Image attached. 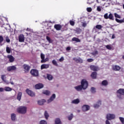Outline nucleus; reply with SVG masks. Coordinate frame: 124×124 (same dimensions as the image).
<instances>
[{"label":"nucleus","instance_id":"obj_1","mask_svg":"<svg viewBox=\"0 0 124 124\" xmlns=\"http://www.w3.org/2000/svg\"><path fill=\"white\" fill-rule=\"evenodd\" d=\"M89 86V83L87 80L83 79L81 81V85L75 87V90L78 92H81L82 90H86Z\"/></svg>","mask_w":124,"mask_h":124},{"label":"nucleus","instance_id":"obj_2","mask_svg":"<svg viewBox=\"0 0 124 124\" xmlns=\"http://www.w3.org/2000/svg\"><path fill=\"white\" fill-rule=\"evenodd\" d=\"M117 96L119 99H123V95L124 96V89L120 88L117 91Z\"/></svg>","mask_w":124,"mask_h":124},{"label":"nucleus","instance_id":"obj_3","mask_svg":"<svg viewBox=\"0 0 124 124\" xmlns=\"http://www.w3.org/2000/svg\"><path fill=\"white\" fill-rule=\"evenodd\" d=\"M17 112L19 114H26L27 113V107H20L17 108Z\"/></svg>","mask_w":124,"mask_h":124},{"label":"nucleus","instance_id":"obj_4","mask_svg":"<svg viewBox=\"0 0 124 124\" xmlns=\"http://www.w3.org/2000/svg\"><path fill=\"white\" fill-rule=\"evenodd\" d=\"M24 71L25 72V73H28L29 72L30 69H31V66H30L29 65L24 64L23 65Z\"/></svg>","mask_w":124,"mask_h":124},{"label":"nucleus","instance_id":"obj_5","mask_svg":"<svg viewBox=\"0 0 124 124\" xmlns=\"http://www.w3.org/2000/svg\"><path fill=\"white\" fill-rule=\"evenodd\" d=\"M30 73L32 76L35 77L38 76V71L36 69H31Z\"/></svg>","mask_w":124,"mask_h":124},{"label":"nucleus","instance_id":"obj_6","mask_svg":"<svg viewBox=\"0 0 124 124\" xmlns=\"http://www.w3.org/2000/svg\"><path fill=\"white\" fill-rule=\"evenodd\" d=\"M115 115L113 114H110V113H108V114H107V116L106 118L109 121H111V120H114V119H115Z\"/></svg>","mask_w":124,"mask_h":124},{"label":"nucleus","instance_id":"obj_7","mask_svg":"<svg viewBox=\"0 0 124 124\" xmlns=\"http://www.w3.org/2000/svg\"><path fill=\"white\" fill-rule=\"evenodd\" d=\"M19 42H24L25 41V35L23 34H20L18 36Z\"/></svg>","mask_w":124,"mask_h":124},{"label":"nucleus","instance_id":"obj_8","mask_svg":"<svg viewBox=\"0 0 124 124\" xmlns=\"http://www.w3.org/2000/svg\"><path fill=\"white\" fill-rule=\"evenodd\" d=\"M17 68H16V66H10L7 67V71H9V72H10L11 71H14L16 70Z\"/></svg>","mask_w":124,"mask_h":124},{"label":"nucleus","instance_id":"obj_9","mask_svg":"<svg viewBox=\"0 0 124 124\" xmlns=\"http://www.w3.org/2000/svg\"><path fill=\"white\" fill-rule=\"evenodd\" d=\"M73 61H75V62H77V63H83V59L78 58V59H77V58H74L73 59Z\"/></svg>","mask_w":124,"mask_h":124},{"label":"nucleus","instance_id":"obj_10","mask_svg":"<svg viewBox=\"0 0 124 124\" xmlns=\"http://www.w3.org/2000/svg\"><path fill=\"white\" fill-rule=\"evenodd\" d=\"M26 93L30 96H32V97L35 96V93H33V92L30 90L29 89H27L26 90Z\"/></svg>","mask_w":124,"mask_h":124},{"label":"nucleus","instance_id":"obj_11","mask_svg":"<svg viewBox=\"0 0 124 124\" xmlns=\"http://www.w3.org/2000/svg\"><path fill=\"white\" fill-rule=\"evenodd\" d=\"M44 87V85L42 83H38L35 85V88L36 90H40V89H42Z\"/></svg>","mask_w":124,"mask_h":124},{"label":"nucleus","instance_id":"obj_12","mask_svg":"<svg viewBox=\"0 0 124 124\" xmlns=\"http://www.w3.org/2000/svg\"><path fill=\"white\" fill-rule=\"evenodd\" d=\"M82 111L83 112H86V111H89L90 110V106L88 105H84L82 108Z\"/></svg>","mask_w":124,"mask_h":124},{"label":"nucleus","instance_id":"obj_13","mask_svg":"<svg viewBox=\"0 0 124 124\" xmlns=\"http://www.w3.org/2000/svg\"><path fill=\"white\" fill-rule=\"evenodd\" d=\"M90 68L91 70H93V71H97L98 70H99V68L93 65L90 66Z\"/></svg>","mask_w":124,"mask_h":124},{"label":"nucleus","instance_id":"obj_14","mask_svg":"<svg viewBox=\"0 0 124 124\" xmlns=\"http://www.w3.org/2000/svg\"><path fill=\"white\" fill-rule=\"evenodd\" d=\"M7 58L9 59L10 62H14V60H15L13 56L12 55H7Z\"/></svg>","mask_w":124,"mask_h":124},{"label":"nucleus","instance_id":"obj_15","mask_svg":"<svg viewBox=\"0 0 124 124\" xmlns=\"http://www.w3.org/2000/svg\"><path fill=\"white\" fill-rule=\"evenodd\" d=\"M112 69L115 71H119V70H121V67L119 65H115L112 66Z\"/></svg>","mask_w":124,"mask_h":124},{"label":"nucleus","instance_id":"obj_16","mask_svg":"<svg viewBox=\"0 0 124 124\" xmlns=\"http://www.w3.org/2000/svg\"><path fill=\"white\" fill-rule=\"evenodd\" d=\"M55 98H56V94H53L50 98L47 100V103H50V102H52V101H53V100H54Z\"/></svg>","mask_w":124,"mask_h":124},{"label":"nucleus","instance_id":"obj_17","mask_svg":"<svg viewBox=\"0 0 124 124\" xmlns=\"http://www.w3.org/2000/svg\"><path fill=\"white\" fill-rule=\"evenodd\" d=\"M62 25H60V24H55L54 25V29H56V30L57 31H61V30L62 29Z\"/></svg>","mask_w":124,"mask_h":124},{"label":"nucleus","instance_id":"obj_18","mask_svg":"<svg viewBox=\"0 0 124 124\" xmlns=\"http://www.w3.org/2000/svg\"><path fill=\"white\" fill-rule=\"evenodd\" d=\"M49 68V64H43L41 66V69H46Z\"/></svg>","mask_w":124,"mask_h":124},{"label":"nucleus","instance_id":"obj_19","mask_svg":"<svg viewBox=\"0 0 124 124\" xmlns=\"http://www.w3.org/2000/svg\"><path fill=\"white\" fill-rule=\"evenodd\" d=\"M97 75V73H96V72H93L91 75V77H92V79H96Z\"/></svg>","mask_w":124,"mask_h":124},{"label":"nucleus","instance_id":"obj_20","mask_svg":"<svg viewBox=\"0 0 124 124\" xmlns=\"http://www.w3.org/2000/svg\"><path fill=\"white\" fill-rule=\"evenodd\" d=\"M38 105H43L45 102H46V100L45 99H42L41 100L38 101Z\"/></svg>","mask_w":124,"mask_h":124},{"label":"nucleus","instance_id":"obj_21","mask_svg":"<svg viewBox=\"0 0 124 124\" xmlns=\"http://www.w3.org/2000/svg\"><path fill=\"white\" fill-rule=\"evenodd\" d=\"M101 84L102 86L106 87L107 86H108V81H107V80H104L102 81Z\"/></svg>","mask_w":124,"mask_h":124},{"label":"nucleus","instance_id":"obj_22","mask_svg":"<svg viewBox=\"0 0 124 124\" xmlns=\"http://www.w3.org/2000/svg\"><path fill=\"white\" fill-rule=\"evenodd\" d=\"M101 104V101L99 100L97 102V104H96L94 105V108H98V107H99V106H100Z\"/></svg>","mask_w":124,"mask_h":124},{"label":"nucleus","instance_id":"obj_23","mask_svg":"<svg viewBox=\"0 0 124 124\" xmlns=\"http://www.w3.org/2000/svg\"><path fill=\"white\" fill-rule=\"evenodd\" d=\"M55 124H62V121H61V119L56 118L55 120Z\"/></svg>","mask_w":124,"mask_h":124},{"label":"nucleus","instance_id":"obj_24","mask_svg":"<svg viewBox=\"0 0 124 124\" xmlns=\"http://www.w3.org/2000/svg\"><path fill=\"white\" fill-rule=\"evenodd\" d=\"M41 59L42 60L41 61V63H43V62H45V61L44 60V59H45V55L43 54V53L41 54Z\"/></svg>","mask_w":124,"mask_h":124},{"label":"nucleus","instance_id":"obj_25","mask_svg":"<svg viewBox=\"0 0 124 124\" xmlns=\"http://www.w3.org/2000/svg\"><path fill=\"white\" fill-rule=\"evenodd\" d=\"M22 98V92H19L17 95V99L20 101L21 98Z\"/></svg>","mask_w":124,"mask_h":124},{"label":"nucleus","instance_id":"obj_26","mask_svg":"<svg viewBox=\"0 0 124 124\" xmlns=\"http://www.w3.org/2000/svg\"><path fill=\"white\" fill-rule=\"evenodd\" d=\"M80 102L79 99H76L72 101V103L73 104H78Z\"/></svg>","mask_w":124,"mask_h":124},{"label":"nucleus","instance_id":"obj_27","mask_svg":"<svg viewBox=\"0 0 124 124\" xmlns=\"http://www.w3.org/2000/svg\"><path fill=\"white\" fill-rule=\"evenodd\" d=\"M12 121H15L16 120V114L15 113H12L11 115Z\"/></svg>","mask_w":124,"mask_h":124},{"label":"nucleus","instance_id":"obj_28","mask_svg":"<svg viewBox=\"0 0 124 124\" xmlns=\"http://www.w3.org/2000/svg\"><path fill=\"white\" fill-rule=\"evenodd\" d=\"M4 91H5V92H11L12 91V88L9 87H5L4 88Z\"/></svg>","mask_w":124,"mask_h":124},{"label":"nucleus","instance_id":"obj_29","mask_svg":"<svg viewBox=\"0 0 124 124\" xmlns=\"http://www.w3.org/2000/svg\"><path fill=\"white\" fill-rule=\"evenodd\" d=\"M73 41H76V42H81V40L78 38L73 37L72 39Z\"/></svg>","mask_w":124,"mask_h":124},{"label":"nucleus","instance_id":"obj_30","mask_svg":"<svg viewBox=\"0 0 124 124\" xmlns=\"http://www.w3.org/2000/svg\"><path fill=\"white\" fill-rule=\"evenodd\" d=\"M44 116L45 119H46V120H48V118H49V113H48L46 110L45 111Z\"/></svg>","mask_w":124,"mask_h":124},{"label":"nucleus","instance_id":"obj_31","mask_svg":"<svg viewBox=\"0 0 124 124\" xmlns=\"http://www.w3.org/2000/svg\"><path fill=\"white\" fill-rule=\"evenodd\" d=\"M6 51L7 54H10L11 53V49H10V47L7 46L6 47Z\"/></svg>","mask_w":124,"mask_h":124},{"label":"nucleus","instance_id":"obj_32","mask_svg":"<svg viewBox=\"0 0 124 124\" xmlns=\"http://www.w3.org/2000/svg\"><path fill=\"white\" fill-rule=\"evenodd\" d=\"M4 77H5V75H1V79L2 80V81H3V82H4V83H6V84H8V82L6 81L5 79H4Z\"/></svg>","mask_w":124,"mask_h":124},{"label":"nucleus","instance_id":"obj_33","mask_svg":"<svg viewBox=\"0 0 124 124\" xmlns=\"http://www.w3.org/2000/svg\"><path fill=\"white\" fill-rule=\"evenodd\" d=\"M115 20L117 22V23H124V18L123 19H119L118 18H116Z\"/></svg>","mask_w":124,"mask_h":124},{"label":"nucleus","instance_id":"obj_34","mask_svg":"<svg viewBox=\"0 0 124 124\" xmlns=\"http://www.w3.org/2000/svg\"><path fill=\"white\" fill-rule=\"evenodd\" d=\"M47 78L48 79V80H49L50 81H51V80H52L53 79V76H52V75H51L47 74Z\"/></svg>","mask_w":124,"mask_h":124},{"label":"nucleus","instance_id":"obj_35","mask_svg":"<svg viewBox=\"0 0 124 124\" xmlns=\"http://www.w3.org/2000/svg\"><path fill=\"white\" fill-rule=\"evenodd\" d=\"M108 19H109V20H112V21H114V16H113V15H112V14H110L108 15Z\"/></svg>","mask_w":124,"mask_h":124},{"label":"nucleus","instance_id":"obj_36","mask_svg":"<svg viewBox=\"0 0 124 124\" xmlns=\"http://www.w3.org/2000/svg\"><path fill=\"white\" fill-rule=\"evenodd\" d=\"M52 63L53 64V65H55V66H58V62H57V61L56 60H53L52 61Z\"/></svg>","mask_w":124,"mask_h":124},{"label":"nucleus","instance_id":"obj_37","mask_svg":"<svg viewBox=\"0 0 124 124\" xmlns=\"http://www.w3.org/2000/svg\"><path fill=\"white\" fill-rule=\"evenodd\" d=\"M91 92L92 93H96V91H95V88L92 87L91 89Z\"/></svg>","mask_w":124,"mask_h":124},{"label":"nucleus","instance_id":"obj_38","mask_svg":"<svg viewBox=\"0 0 124 124\" xmlns=\"http://www.w3.org/2000/svg\"><path fill=\"white\" fill-rule=\"evenodd\" d=\"M43 93L46 95H50V91L46 90L43 92Z\"/></svg>","mask_w":124,"mask_h":124},{"label":"nucleus","instance_id":"obj_39","mask_svg":"<svg viewBox=\"0 0 124 124\" xmlns=\"http://www.w3.org/2000/svg\"><path fill=\"white\" fill-rule=\"evenodd\" d=\"M95 28L97 30H101V29H102L103 27H102V25H96Z\"/></svg>","mask_w":124,"mask_h":124},{"label":"nucleus","instance_id":"obj_40","mask_svg":"<svg viewBox=\"0 0 124 124\" xmlns=\"http://www.w3.org/2000/svg\"><path fill=\"white\" fill-rule=\"evenodd\" d=\"M69 121H71L73 119V114L71 113L69 116L68 117Z\"/></svg>","mask_w":124,"mask_h":124},{"label":"nucleus","instance_id":"obj_41","mask_svg":"<svg viewBox=\"0 0 124 124\" xmlns=\"http://www.w3.org/2000/svg\"><path fill=\"white\" fill-rule=\"evenodd\" d=\"M106 48H107L108 50H112V46H111L109 45L106 46Z\"/></svg>","mask_w":124,"mask_h":124},{"label":"nucleus","instance_id":"obj_42","mask_svg":"<svg viewBox=\"0 0 124 124\" xmlns=\"http://www.w3.org/2000/svg\"><path fill=\"white\" fill-rule=\"evenodd\" d=\"M114 16L115 18H118L119 19H121V16L119 15L117 13H114Z\"/></svg>","mask_w":124,"mask_h":124},{"label":"nucleus","instance_id":"obj_43","mask_svg":"<svg viewBox=\"0 0 124 124\" xmlns=\"http://www.w3.org/2000/svg\"><path fill=\"white\" fill-rule=\"evenodd\" d=\"M39 124H47V122H46L45 120H41Z\"/></svg>","mask_w":124,"mask_h":124},{"label":"nucleus","instance_id":"obj_44","mask_svg":"<svg viewBox=\"0 0 124 124\" xmlns=\"http://www.w3.org/2000/svg\"><path fill=\"white\" fill-rule=\"evenodd\" d=\"M5 39H6V42H7L8 43H9V42H10V39H9V37H8V36H7L5 37Z\"/></svg>","mask_w":124,"mask_h":124},{"label":"nucleus","instance_id":"obj_45","mask_svg":"<svg viewBox=\"0 0 124 124\" xmlns=\"http://www.w3.org/2000/svg\"><path fill=\"white\" fill-rule=\"evenodd\" d=\"M87 12H92L93 11V9L91 7H88L87 8Z\"/></svg>","mask_w":124,"mask_h":124},{"label":"nucleus","instance_id":"obj_46","mask_svg":"<svg viewBox=\"0 0 124 124\" xmlns=\"http://www.w3.org/2000/svg\"><path fill=\"white\" fill-rule=\"evenodd\" d=\"M81 31H82V29L80 28L77 29L76 32H77V33H80Z\"/></svg>","mask_w":124,"mask_h":124},{"label":"nucleus","instance_id":"obj_47","mask_svg":"<svg viewBox=\"0 0 124 124\" xmlns=\"http://www.w3.org/2000/svg\"><path fill=\"white\" fill-rule=\"evenodd\" d=\"M3 41V37L1 35H0V45L1 44V42Z\"/></svg>","mask_w":124,"mask_h":124},{"label":"nucleus","instance_id":"obj_48","mask_svg":"<svg viewBox=\"0 0 124 124\" xmlns=\"http://www.w3.org/2000/svg\"><path fill=\"white\" fill-rule=\"evenodd\" d=\"M105 19H108L109 16H108V13L105 14L104 16Z\"/></svg>","mask_w":124,"mask_h":124},{"label":"nucleus","instance_id":"obj_49","mask_svg":"<svg viewBox=\"0 0 124 124\" xmlns=\"http://www.w3.org/2000/svg\"><path fill=\"white\" fill-rule=\"evenodd\" d=\"M119 119L120 120V121L123 124H124V118L123 117H119Z\"/></svg>","mask_w":124,"mask_h":124},{"label":"nucleus","instance_id":"obj_50","mask_svg":"<svg viewBox=\"0 0 124 124\" xmlns=\"http://www.w3.org/2000/svg\"><path fill=\"white\" fill-rule=\"evenodd\" d=\"M98 54V51L96 50L92 53V55H93V56H95Z\"/></svg>","mask_w":124,"mask_h":124},{"label":"nucleus","instance_id":"obj_51","mask_svg":"<svg viewBox=\"0 0 124 124\" xmlns=\"http://www.w3.org/2000/svg\"><path fill=\"white\" fill-rule=\"evenodd\" d=\"M70 25H71V26H74L75 25V22L73 21L70 20Z\"/></svg>","mask_w":124,"mask_h":124},{"label":"nucleus","instance_id":"obj_52","mask_svg":"<svg viewBox=\"0 0 124 124\" xmlns=\"http://www.w3.org/2000/svg\"><path fill=\"white\" fill-rule=\"evenodd\" d=\"M93 61V59H92V58H90L87 59V62H92Z\"/></svg>","mask_w":124,"mask_h":124},{"label":"nucleus","instance_id":"obj_53","mask_svg":"<svg viewBox=\"0 0 124 124\" xmlns=\"http://www.w3.org/2000/svg\"><path fill=\"white\" fill-rule=\"evenodd\" d=\"M97 10L98 11V12H100L101 11V7L100 6H97Z\"/></svg>","mask_w":124,"mask_h":124},{"label":"nucleus","instance_id":"obj_54","mask_svg":"<svg viewBox=\"0 0 124 124\" xmlns=\"http://www.w3.org/2000/svg\"><path fill=\"white\" fill-rule=\"evenodd\" d=\"M63 61H64V58H63V57H62L59 59V62H63Z\"/></svg>","mask_w":124,"mask_h":124},{"label":"nucleus","instance_id":"obj_55","mask_svg":"<svg viewBox=\"0 0 124 124\" xmlns=\"http://www.w3.org/2000/svg\"><path fill=\"white\" fill-rule=\"evenodd\" d=\"M46 40H47V41H48V42H51V38H49V36H46Z\"/></svg>","mask_w":124,"mask_h":124},{"label":"nucleus","instance_id":"obj_56","mask_svg":"<svg viewBox=\"0 0 124 124\" xmlns=\"http://www.w3.org/2000/svg\"><path fill=\"white\" fill-rule=\"evenodd\" d=\"M45 62H43V63H44V62H48V61H49V59L48 58H46L44 59Z\"/></svg>","mask_w":124,"mask_h":124},{"label":"nucleus","instance_id":"obj_57","mask_svg":"<svg viewBox=\"0 0 124 124\" xmlns=\"http://www.w3.org/2000/svg\"><path fill=\"white\" fill-rule=\"evenodd\" d=\"M82 27H84V28H85V27H87V23L84 22L82 24Z\"/></svg>","mask_w":124,"mask_h":124},{"label":"nucleus","instance_id":"obj_58","mask_svg":"<svg viewBox=\"0 0 124 124\" xmlns=\"http://www.w3.org/2000/svg\"><path fill=\"white\" fill-rule=\"evenodd\" d=\"M70 50H71V48H70V47L68 46L66 47V51H70Z\"/></svg>","mask_w":124,"mask_h":124},{"label":"nucleus","instance_id":"obj_59","mask_svg":"<svg viewBox=\"0 0 124 124\" xmlns=\"http://www.w3.org/2000/svg\"><path fill=\"white\" fill-rule=\"evenodd\" d=\"M106 124H110V122H109V121L107 120L106 121Z\"/></svg>","mask_w":124,"mask_h":124},{"label":"nucleus","instance_id":"obj_60","mask_svg":"<svg viewBox=\"0 0 124 124\" xmlns=\"http://www.w3.org/2000/svg\"><path fill=\"white\" fill-rule=\"evenodd\" d=\"M92 3H93V2H90V0H88L87 1V4H92Z\"/></svg>","mask_w":124,"mask_h":124},{"label":"nucleus","instance_id":"obj_61","mask_svg":"<svg viewBox=\"0 0 124 124\" xmlns=\"http://www.w3.org/2000/svg\"><path fill=\"white\" fill-rule=\"evenodd\" d=\"M4 91V89L3 88H0V92H2Z\"/></svg>","mask_w":124,"mask_h":124},{"label":"nucleus","instance_id":"obj_62","mask_svg":"<svg viewBox=\"0 0 124 124\" xmlns=\"http://www.w3.org/2000/svg\"><path fill=\"white\" fill-rule=\"evenodd\" d=\"M116 37L115 36V34H112V39H114V38H115Z\"/></svg>","mask_w":124,"mask_h":124},{"label":"nucleus","instance_id":"obj_63","mask_svg":"<svg viewBox=\"0 0 124 124\" xmlns=\"http://www.w3.org/2000/svg\"><path fill=\"white\" fill-rule=\"evenodd\" d=\"M11 84H12V85H13V83L12 82V83H11Z\"/></svg>","mask_w":124,"mask_h":124},{"label":"nucleus","instance_id":"obj_64","mask_svg":"<svg viewBox=\"0 0 124 124\" xmlns=\"http://www.w3.org/2000/svg\"><path fill=\"white\" fill-rule=\"evenodd\" d=\"M0 124H1V123H0Z\"/></svg>","mask_w":124,"mask_h":124}]
</instances>
